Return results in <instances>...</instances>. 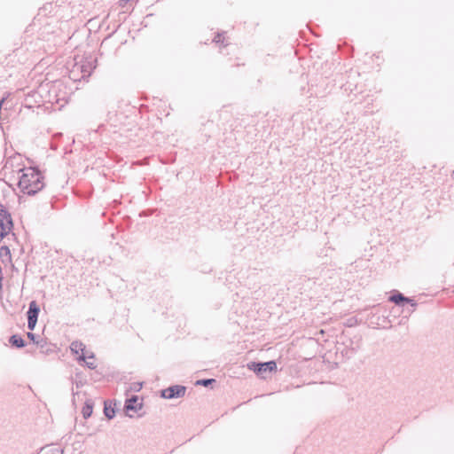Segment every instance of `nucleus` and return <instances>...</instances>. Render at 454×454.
<instances>
[{
	"mask_svg": "<svg viewBox=\"0 0 454 454\" xmlns=\"http://www.w3.org/2000/svg\"><path fill=\"white\" fill-rule=\"evenodd\" d=\"M93 411V403L90 400H87L82 409V417L87 419H89Z\"/></svg>",
	"mask_w": 454,
	"mask_h": 454,
	"instance_id": "ddd939ff",
	"label": "nucleus"
},
{
	"mask_svg": "<svg viewBox=\"0 0 454 454\" xmlns=\"http://www.w3.org/2000/svg\"><path fill=\"white\" fill-rule=\"evenodd\" d=\"M9 342L12 347L17 348H22L27 345L25 340L20 334H12L9 338Z\"/></svg>",
	"mask_w": 454,
	"mask_h": 454,
	"instance_id": "9b49d317",
	"label": "nucleus"
},
{
	"mask_svg": "<svg viewBox=\"0 0 454 454\" xmlns=\"http://www.w3.org/2000/svg\"><path fill=\"white\" fill-rule=\"evenodd\" d=\"M36 323H37V320H35V319H27V328L30 330V331H34L35 325H36Z\"/></svg>",
	"mask_w": 454,
	"mask_h": 454,
	"instance_id": "aec40b11",
	"label": "nucleus"
},
{
	"mask_svg": "<svg viewBox=\"0 0 454 454\" xmlns=\"http://www.w3.org/2000/svg\"><path fill=\"white\" fill-rule=\"evenodd\" d=\"M59 83L58 82L51 84V86L49 87L48 89V92H49V99L48 101L51 102V103H59V98L58 97L57 95V91L59 90Z\"/></svg>",
	"mask_w": 454,
	"mask_h": 454,
	"instance_id": "9d476101",
	"label": "nucleus"
},
{
	"mask_svg": "<svg viewBox=\"0 0 454 454\" xmlns=\"http://www.w3.org/2000/svg\"><path fill=\"white\" fill-rule=\"evenodd\" d=\"M104 414L108 419H112L115 416V408L112 406V403L105 402L104 403Z\"/></svg>",
	"mask_w": 454,
	"mask_h": 454,
	"instance_id": "4468645a",
	"label": "nucleus"
},
{
	"mask_svg": "<svg viewBox=\"0 0 454 454\" xmlns=\"http://www.w3.org/2000/svg\"><path fill=\"white\" fill-rule=\"evenodd\" d=\"M70 349L74 354H79L80 351L82 352L81 356L78 358L80 361H85L86 358H94L93 353H90V355H89V356H85V354H84L85 345L82 341H79V340L73 341L70 345Z\"/></svg>",
	"mask_w": 454,
	"mask_h": 454,
	"instance_id": "6e6552de",
	"label": "nucleus"
},
{
	"mask_svg": "<svg viewBox=\"0 0 454 454\" xmlns=\"http://www.w3.org/2000/svg\"><path fill=\"white\" fill-rule=\"evenodd\" d=\"M49 84H46L45 86L44 85H41L40 86V90L43 91L45 90V87H48Z\"/></svg>",
	"mask_w": 454,
	"mask_h": 454,
	"instance_id": "393cba45",
	"label": "nucleus"
},
{
	"mask_svg": "<svg viewBox=\"0 0 454 454\" xmlns=\"http://www.w3.org/2000/svg\"><path fill=\"white\" fill-rule=\"evenodd\" d=\"M142 387H143L142 382H132L129 385V387L128 390L132 391V392H139L141 390Z\"/></svg>",
	"mask_w": 454,
	"mask_h": 454,
	"instance_id": "f3484780",
	"label": "nucleus"
},
{
	"mask_svg": "<svg viewBox=\"0 0 454 454\" xmlns=\"http://www.w3.org/2000/svg\"><path fill=\"white\" fill-rule=\"evenodd\" d=\"M349 345L348 346L352 353H356L362 347V336L359 334L354 335L352 339L349 340Z\"/></svg>",
	"mask_w": 454,
	"mask_h": 454,
	"instance_id": "f8f14e48",
	"label": "nucleus"
},
{
	"mask_svg": "<svg viewBox=\"0 0 454 454\" xmlns=\"http://www.w3.org/2000/svg\"><path fill=\"white\" fill-rule=\"evenodd\" d=\"M213 42H215V43H223V40H222V34L217 33V34L215 35V36L214 37Z\"/></svg>",
	"mask_w": 454,
	"mask_h": 454,
	"instance_id": "412c9836",
	"label": "nucleus"
},
{
	"mask_svg": "<svg viewBox=\"0 0 454 454\" xmlns=\"http://www.w3.org/2000/svg\"><path fill=\"white\" fill-rule=\"evenodd\" d=\"M12 227L13 222L10 212L4 205L0 204V241L7 236Z\"/></svg>",
	"mask_w": 454,
	"mask_h": 454,
	"instance_id": "20e7f679",
	"label": "nucleus"
},
{
	"mask_svg": "<svg viewBox=\"0 0 454 454\" xmlns=\"http://www.w3.org/2000/svg\"><path fill=\"white\" fill-rule=\"evenodd\" d=\"M142 407L143 402H139L137 395H132L130 398H128L124 404V410L129 418L133 417V415L129 414V411L137 412L141 410Z\"/></svg>",
	"mask_w": 454,
	"mask_h": 454,
	"instance_id": "0eeeda50",
	"label": "nucleus"
},
{
	"mask_svg": "<svg viewBox=\"0 0 454 454\" xmlns=\"http://www.w3.org/2000/svg\"><path fill=\"white\" fill-rule=\"evenodd\" d=\"M77 394H78V392H74V391L73 390V395H74V396L75 395H77Z\"/></svg>",
	"mask_w": 454,
	"mask_h": 454,
	"instance_id": "a878e982",
	"label": "nucleus"
},
{
	"mask_svg": "<svg viewBox=\"0 0 454 454\" xmlns=\"http://www.w3.org/2000/svg\"><path fill=\"white\" fill-rule=\"evenodd\" d=\"M74 384H75V387H76L77 388H79V387H82L83 386V384H84V383H83V381H82V380H75Z\"/></svg>",
	"mask_w": 454,
	"mask_h": 454,
	"instance_id": "5701e85b",
	"label": "nucleus"
},
{
	"mask_svg": "<svg viewBox=\"0 0 454 454\" xmlns=\"http://www.w3.org/2000/svg\"><path fill=\"white\" fill-rule=\"evenodd\" d=\"M388 301L394 302L395 305L400 307H404L406 303L410 304L411 307V309L409 310L410 313H412L418 305L416 301L404 296L402 293L398 291H395V293L389 296Z\"/></svg>",
	"mask_w": 454,
	"mask_h": 454,
	"instance_id": "39448f33",
	"label": "nucleus"
},
{
	"mask_svg": "<svg viewBox=\"0 0 454 454\" xmlns=\"http://www.w3.org/2000/svg\"><path fill=\"white\" fill-rule=\"evenodd\" d=\"M84 362H85V364H86V366H87L89 369L93 370V369H95V368H96V365H95V364H94V363H92V362H86V361H84Z\"/></svg>",
	"mask_w": 454,
	"mask_h": 454,
	"instance_id": "4be33fe9",
	"label": "nucleus"
},
{
	"mask_svg": "<svg viewBox=\"0 0 454 454\" xmlns=\"http://www.w3.org/2000/svg\"><path fill=\"white\" fill-rule=\"evenodd\" d=\"M40 313V307L35 301H31L28 305V310L27 311V319L38 320Z\"/></svg>",
	"mask_w": 454,
	"mask_h": 454,
	"instance_id": "1a4fd4ad",
	"label": "nucleus"
},
{
	"mask_svg": "<svg viewBox=\"0 0 454 454\" xmlns=\"http://www.w3.org/2000/svg\"><path fill=\"white\" fill-rule=\"evenodd\" d=\"M11 257H12V254H11L10 248L7 246L1 247H0V258L2 259V261L3 262H4V260L10 261Z\"/></svg>",
	"mask_w": 454,
	"mask_h": 454,
	"instance_id": "2eb2a0df",
	"label": "nucleus"
},
{
	"mask_svg": "<svg viewBox=\"0 0 454 454\" xmlns=\"http://www.w3.org/2000/svg\"><path fill=\"white\" fill-rule=\"evenodd\" d=\"M247 368L262 379H266V373L277 371V363L274 360L268 362H250L247 364Z\"/></svg>",
	"mask_w": 454,
	"mask_h": 454,
	"instance_id": "f03ea898",
	"label": "nucleus"
},
{
	"mask_svg": "<svg viewBox=\"0 0 454 454\" xmlns=\"http://www.w3.org/2000/svg\"><path fill=\"white\" fill-rule=\"evenodd\" d=\"M215 379H201L196 381L197 386H203V387H208L211 384L215 383Z\"/></svg>",
	"mask_w": 454,
	"mask_h": 454,
	"instance_id": "dca6fc26",
	"label": "nucleus"
},
{
	"mask_svg": "<svg viewBox=\"0 0 454 454\" xmlns=\"http://www.w3.org/2000/svg\"><path fill=\"white\" fill-rule=\"evenodd\" d=\"M186 387L173 385L160 391V397L164 399H174L183 397L185 395Z\"/></svg>",
	"mask_w": 454,
	"mask_h": 454,
	"instance_id": "423d86ee",
	"label": "nucleus"
},
{
	"mask_svg": "<svg viewBox=\"0 0 454 454\" xmlns=\"http://www.w3.org/2000/svg\"><path fill=\"white\" fill-rule=\"evenodd\" d=\"M18 186L20 191L28 196H33L44 187V176L35 168H27L21 170Z\"/></svg>",
	"mask_w": 454,
	"mask_h": 454,
	"instance_id": "f257e3e1",
	"label": "nucleus"
},
{
	"mask_svg": "<svg viewBox=\"0 0 454 454\" xmlns=\"http://www.w3.org/2000/svg\"><path fill=\"white\" fill-rule=\"evenodd\" d=\"M128 3H129L128 0H120L119 4L121 7H124L126 5V4H128Z\"/></svg>",
	"mask_w": 454,
	"mask_h": 454,
	"instance_id": "b1692460",
	"label": "nucleus"
},
{
	"mask_svg": "<svg viewBox=\"0 0 454 454\" xmlns=\"http://www.w3.org/2000/svg\"><path fill=\"white\" fill-rule=\"evenodd\" d=\"M97 67V59L89 57L82 59L80 62H76L74 65V72H80L81 78L86 80L89 78Z\"/></svg>",
	"mask_w": 454,
	"mask_h": 454,
	"instance_id": "7ed1b4c3",
	"label": "nucleus"
},
{
	"mask_svg": "<svg viewBox=\"0 0 454 454\" xmlns=\"http://www.w3.org/2000/svg\"><path fill=\"white\" fill-rule=\"evenodd\" d=\"M69 76L71 79H73L75 82L82 80V78H81V73L74 72V67L71 69Z\"/></svg>",
	"mask_w": 454,
	"mask_h": 454,
	"instance_id": "a211bd4d",
	"label": "nucleus"
},
{
	"mask_svg": "<svg viewBox=\"0 0 454 454\" xmlns=\"http://www.w3.org/2000/svg\"><path fill=\"white\" fill-rule=\"evenodd\" d=\"M27 338H28L30 340H32V341H33L34 343H35L36 345H39V346L43 347V345L41 344V341H39V340H37V337H36V335H35V333H31V332H28V333H27Z\"/></svg>",
	"mask_w": 454,
	"mask_h": 454,
	"instance_id": "6ab92c4d",
	"label": "nucleus"
}]
</instances>
